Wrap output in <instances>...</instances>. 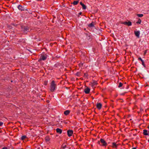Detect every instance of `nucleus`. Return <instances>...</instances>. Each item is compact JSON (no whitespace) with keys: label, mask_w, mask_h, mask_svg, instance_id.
Listing matches in <instances>:
<instances>
[{"label":"nucleus","mask_w":149,"mask_h":149,"mask_svg":"<svg viewBox=\"0 0 149 149\" xmlns=\"http://www.w3.org/2000/svg\"><path fill=\"white\" fill-rule=\"evenodd\" d=\"M68 135L69 136H72L73 134V131L71 130H69L67 132Z\"/></svg>","instance_id":"nucleus-4"},{"label":"nucleus","mask_w":149,"mask_h":149,"mask_svg":"<svg viewBox=\"0 0 149 149\" xmlns=\"http://www.w3.org/2000/svg\"><path fill=\"white\" fill-rule=\"evenodd\" d=\"M70 111L69 110L65 111L64 112V114L65 115H67L70 113Z\"/></svg>","instance_id":"nucleus-14"},{"label":"nucleus","mask_w":149,"mask_h":149,"mask_svg":"<svg viewBox=\"0 0 149 149\" xmlns=\"http://www.w3.org/2000/svg\"><path fill=\"white\" fill-rule=\"evenodd\" d=\"M127 22H124L123 23H122L123 24H125L127 25Z\"/></svg>","instance_id":"nucleus-27"},{"label":"nucleus","mask_w":149,"mask_h":149,"mask_svg":"<svg viewBox=\"0 0 149 149\" xmlns=\"http://www.w3.org/2000/svg\"><path fill=\"white\" fill-rule=\"evenodd\" d=\"M143 133L144 135H149V132L148 133L147 131L146 130H143Z\"/></svg>","instance_id":"nucleus-11"},{"label":"nucleus","mask_w":149,"mask_h":149,"mask_svg":"<svg viewBox=\"0 0 149 149\" xmlns=\"http://www.w3.org/2000/svg\"><path fill=\"white\" fill-rule=\"evenodd\" d=\"M96 106L97 108L98 109L100 110L102 107V104L100 103H97L96 104Z\"/></svg>","instance_id":"nucleus-6"},{"label":"nucleus","mask_w":149,"mask_h":149,"mask_svg":"<svg viewBox=\"0 0 149 149\" xmlns=\"http://www.w3.org/2000/svg\"><path fill=\"white\" fill-rule=\"evenodd\" d=\"M13 149V148H12V149Z\"/></svg>","instance_id":"nucleus-36"},{"label":"nucleus","mask_w":149,"mask_h":149,"mask_svg":"<svg viewBox=\"0 0 149 149\" xmlns=\"http://www.w3.org/2000/svg\"><path fill=\"white\" fill-rule=\"evenodd\" d=\"M45 141L47 142H50V138L48 136H47L45 137Z\"/></svg>","instance_id":"nucleus-7"},{"label":"nucleus","mask_w":149,"mask_h":149,"mask_svg":"<svg viewBox=\"0 0 149 149\" xmlns=\"http://www.w3.org/2000/svg\"><path fill=\"white\" fill-rule=\"evenodd\" d=\"M90 89L87 87L84 89V91L86 94H88L90 92Z\"/></svg>","instance_id":"nucleus-8"},{"label":"nucleus","mask_w":149,"mask_h":149,"mask_svg":"<svg viewBox=\"0 0 149 149\" xmlns=\"http://www.w3.org/2000/svg\"><path fill=\"white\" fill-rule=\"evenodd\" d=\"M18 8L21 10H23V7L20 5H19L18 7Z\"/></svg>","instance_id":"nucleus-16"},{"label":"nucleus","mask_w":149,"mask_h":149,"mask_svg":"<svg viewBox=\"0 0 149 149\" xmlns=\"http://www.w3.org/2000/svg\"><path fill=\"white\" fill-rule=\"evenodd\" d=\"M122 85H123V84L121 83H120L119 84V85L118 87H121L122 86Z\"/></svg>","instance_id":"nucleus-25"},{"label":"nucleus","mask_w":149,"mask_h":149,"mask_svg":"<svg viewBox=\"0 0 149 149\" xmlns=\"http://www.w3.org/2000/svg\"><path fill=\"white\" fill-rule=\"evenodd\" d=\"M132 22H130V21H129V22H127V25L128 26H131L132 25Z\"/></svg>","instance_id":"nucleus-21"},{"label":"nucleus","mask_w":149,"mask_h":149,"mask_svg":"<svg viewBox=\"0 0 149 149\" xmlns=\"http://www.w3.org/2000/svg\"><path fill=\"white\" fill-rule=\"evenodd\" d=\"M80 5L81 6L83 4L82 3V2H80Z\"/></svg>","instance_id":"nucleus-31"},{"label":"nucleus","mask_w":149,"mask_h":149,"mask_svg":"<svg viewBox=\"0 0 149 149\" xmlns=\"http://www.w3.org/2000/svg\"><path fill=\"white\" fill-rule=\"evenodd\" d=\"M56 87V84H55L54 81H52L51 84L50 90L52 91H54Z\"/></svg>","instance_id":"nucleus-1"},{"label":"nucleus","mask_w":149,"mask_h":149,"mask_svg":"<svg viewBox=\"0 0 149 149\" xmlns=\"http://www.w3.org/2000/svg\"><path fill=\"white\" fill-rule=\"evenodd\" d=\"M101 143H102L101 145L103 146H106L107 145V143L105 141L102 139H101L100 140Z\"/></svg>","instance_id":"nucleus-2"},{"label":"nucleus","mask_w":149,"mask_h":149,"mask_svg":"<svg viewBox=\"0 0 149 149\" xmlns=\"http://www.w3.org/2000/svg\"><path fill=\"white\" fill-rule=\"evenodd\" d=\"M47 81H46L45 83V85H47Z\"/></svg>","instance_id":"nucleus-30"},{"label":"nucleus","mask_w":149,"mask_h":149,"mask_svg":"<svg viewBox=\"0 0 149 149\" xmlns=\"http://www.w3.org/2000/svg\"><path fill=\"white\" fill-rule=\"evenodd\" d=\"M136 15L139 17H142L143 16V14H137Z\"/></svg>","instance_id":"nucleus-20"},{"label":"nucleus","mask_w":149,"mask_h":149,"mask_svg":"<svg viewBox=\"0 0 149 149\" xmlns=\"http://www.w3.org/2000/svg\"><path fill=\"white\" fill-rule=\"evenodd\" d=\"M3 123L2 122H0V126H1L3 125Z\"/></svg>","instance_id":"nucleus-26"},{"label":"nucleus","mask_w":149,"mask_h":149,"mask_svg":"<svg viewBox=\"0 0 149 149\" xmlns=\"http://www.w3.org/2000/svg\"><path fill=\"white\" fill-rule=\"evenodd\" d=\"M56 131L57 133H59V134H61L62 132V130L61 129L59 128H57L56 129Z\"/></svg>","instance_id":"nucleus-13"},{"label":"nucleus","mask_w":149,"mask_h":149,"mask_svg":"<svg viewBox=\"0 0 149 149\" xmlns=\"http://www.w3.org/2000/svg\"><path fill=\"white\" fill-rule=\"evenodd\" d=\"M132 149H136V148L135 147H134Z\"/></svg>","instance_id":"nucleus-33"},{"label":"nucleus","mask_w":149,"mask_h":149,"mask_svg":"<svg viewBox=\"0 0 149 149\" xmlns=\"http://www.w3.org/2000/svg\"><path fill=\"white\" fill-rule=\"evenodd\" d=\"M2 149H7V148L6 147H4Z\"/></svg>","instance_id":"nucleus-29"},{"label":"nucleus","mask_w":149,"mask_h":149,"mask_svg":"<svg viewBox=\"0 0 149 149\" xmlns=\"http://www.w3.org/2000/svg\"><path fill=\"white\" fill-rule=\"evenodd\" d=\"M29 30V28L28 27H26L24 28V31L26 32Z\"/></svg>","instance_id":"nucleus-17"},{"label":"nucleus","mask_w":149,"mask_h":149,"mask_svg":"<svg viewBox=\"0 0 149 149\" xmlns=\"http://www.w3.org/2000/svg\"><path fill=\"white\" fill-rule=\"evenodd\" d=\"M141 19H138V21L137 22H136V23L140 24L141 23Z\"/></svg>","instance_id":"nucleus-18"},{"label":"nucleus","mask_w":149,"mask_h":149,"mask_svg":"<svg viewBox=\"0 0 149 149\" xmlns=\"http://www.w3.org/2000/svg\"><path fill=\"white\" fill-rule=\"evenodd\" d=\"M139 60H140L141 61V62H142V65L144 67H145V65L144 64V62L141 59V57H139L138 58Z\"/></svg>","instance_id":"nucleus-12"},{"label":"nucleus","mask_w":149,"mask_h":149,"mask_svg":"<svg viewBox=\"0 0 149 149\" xmlns=\"http://www.w3.org/2000/svg\"><path fill=\"white\" fill-rule=\"evenodd\" d=\"M97 84V82L95 81H93L91 83L90 85L92 87L96 85Z\"/></svg>","instance_id":"nucleus-9"},{"label":"nucleus","mask_w":149,"mask_h":149,"mask_svg":"<svg viewBox=\"0 0 149 149\" xmlns=\"http://www.w3.org/2000/svg\"><path fill=\"white\" fill-rule=\"evenodd\" d=\"M148 128L149 129V126L148 127Z\"/></svg>","instance_id":"nucleus-35"},{"label":"nucleus","mask_w":149,"mask_h":149,"mask_svg":"<svg viewBox=\"0 0 149 149\" xmlns=\"http://www.w3.org/2000/svg\"><path fill=\"white\" fill-rule=\"evenodd\" d=\"M66 147H67L66 145L65 144H63L62 145V146L61 147V148L62 149H64L66 148Z\"/></svg>","instance_id":"nucleus-15"},{"label":"nucleus","mask_w":149,"mask_h":149,"mask_svg":"<svg viewBox=\"0 0 149 149\" xmlns=\"http://www.w3.org/2000/svg\"><path fill=\"white\" fill-rule=\"evenodd\" d=\"M89 27H93L94 26L93 24V22L91 23L89 25Z\"/></svg>","instance_id":"nucleus-24"},{"label":"nucleus","mask_w":149,"mask_h":149,"mask_svg":"<svg viewBox=\"0 0 149 149\" xmlns=\"http://www.w3.org/2000/svg\"><path fill=\"white\" fill-rule=\"evenodd\" d=\"M82 7V8H83V9H86V6L84 4H83L82 5H81Z\"/></svg>","instance_id":"nucleus-22"},{"label":"nucleus","mask_w":149,"mask_h":149,"mask_svg":"<svg viewBox=\"0 0 149 149\" xmlns=\"http://www.w3.org/2000/svg\"><path fill=\"white\" fill-rule=\"evenodd\" d=\"M134 34L135 36L139 38V35L140 34V32L139 31H134Z\"/></svg>","instance_id":"nucleus-10"},{"label":"nucleus","mask_w":149,"mask_h":149,"mask_svg":"<svg viewBox=\"0 0 149 149\" xmlns=\"http://www.w3.org/2000/svg\"><path fill=\"white\" fill-rule=\"evenodd\" d=\"M147 52V50H145L144 52V55H145L146 54Z\"/></svg>","instance_id":"nucleus-28"},{"label":"nucleus","mask_w":149,"mask_h":149,"mask_svg":"<svg viewBox=\"0 0 149 149\" xmlns=\"http://www.w3.org/2000/svg\"><path fill=\"white\" fill-rule=\"evenodd\" d=\"M78 1H74L73 2V4L74 5H76L78 4Z\"/></svg>","instance_id":"nucleus-19"},{"label":"nucleus","mask_w":149,"mask_h":149,"mask_svg":"<svg viewBox=\"0 0 149 149\" xmlns=\"http://www.w3.org/2000/svg\"><path fill=\"white\" fill-rule=\"evenodd\" d=\"M84 76L86 77H87V75H86V74L85 73L84 74Z\"/></svg>","instance_id":"nucleus-32"},{"label":"nucleus","mask_w":149,"mask_h":149,"mask_svg":"<svg viewBox=\"0 0 149 149\" xmlns=\"http://www.w3.org/2000/svg\"><path fill=\"white\" fill-rule=\"evenodd\" d=\"M47 57V56L45 54L42 55L40 57V60H45L46 59Z\"/></svg>","instance_id":"nucleus-3"},{"label":"nucleus","mask_w":149,"mask_h":149,"mask_svg":"<svg viewBox=\"0 0 149 149\" xmlns=\"http://www.w3.org/2000/svg\"><path fill=\"white\" fill-rule=\"evenodd\" d=\"M26 138V136H23L21 137V139L22 140H23Z\"/></svg>","instance_id":"nucleus-23"},{"label":"nucleus","mask_w":149,"mask_h":149,"mask_svg":"<svg viewBox=\"0 0 149 149\" xmlns=\"http://www.w3.org/2000/svg\"><path fill=\"white\" fill-rule=\"evenodd\" d=\"M112 145L111 146L113 148H117L118 146L119 145V144H116V143H115V142H113L112 143Z\"/></svg>","instance_id":"nucleus-5"},{"label":"nucleus","mask_w":149,"mask_h":149,"mask_svg":"<svg viewBox=\"0 0 149 149\" xmlns=\"http://www.w3.org/2000/svg\"><path fill=\"white\" fill-rule=\"evenodd\" d=\"M47 102H49L48 100H47Z\"/></svg>","instance_id":"nucleus-34"}]
</instances>
